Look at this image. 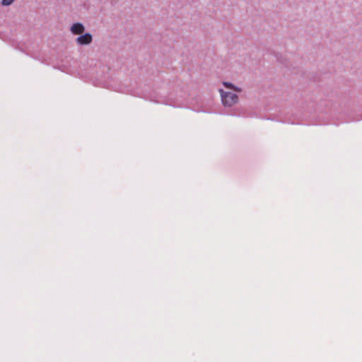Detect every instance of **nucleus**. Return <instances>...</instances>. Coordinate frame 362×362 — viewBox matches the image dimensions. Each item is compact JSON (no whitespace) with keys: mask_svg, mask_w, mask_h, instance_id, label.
<instances>
[{"mask_svg":"<svg viewBox=\"0 0 362 362\" xmlns=\"http://www.w3.org/2000/svg\"><path fill=\"white\" fill-rule=\"evenodd\" d=\"M223 85H224V86L226 88L233 89V90H236L238 92H240L241 91L240 88L234 87L232 83H230L223 82Z\"/></svg>","mask_w":362,"mask_h":362,"instance_id":"obj_4","label":"nucleus"},{"mask_svg":"<svg viewBox=\"0 0 362 362\" xmlns=\"http://www.w3.org/2000/svg\"><path fill=\"white\" fill-rule=\"evenodd\" d=\"M84 26L80 23H74L71 27V31L74 35H81L84 32Z\"/></svg>","mask_w":362,"mask_h":362,"instance_id":"obj_3","label":"nucleus"},{"mask_svg":"<svg viewBox=\"0 0 362 362\" xmlns=\"http://www.w3.org/2000/svg\"><path fill=\"white\" fill-rule=\"evenodd\" d=\"M13 1H14V0H2V1H1V4H2V5H4V6H9V5H11Z\"/></svg>","mask_w":362,"mask_h":362,"instance_id":"obj_5","label":"nucleus"},{"mask_svg":"<svg viewBox=\"0 0 362 362\" xmlns=\"http://www.w3.org/2000/svg\"><path fill=\"white\" fill-rule=\"evenodd\" d=\"M221 100L224 106L231 107L238 101V97L236 94L230 92H225L220 90Z\"/></svg>","mask_w":362,"mask_h":362,"instance_id":"obj_1","label":"nucleus"},{"mask_svg":"<svg viewBox=\"0 0 362 362\" xmlns=\"http://www.w3.org/2000/svg\"><path fill=\"white\" fill-rule=\"evenodd\" d=\"M93 40L92 35L90 33H86L83 35L78 37L76 39V42L80 45H86L91 43Z\"/></svg>","mask_w":362,"mask_h":362,"instance_id":"obj_2","label":"nucleus"}]
</instances>
